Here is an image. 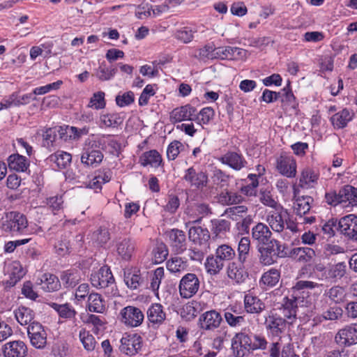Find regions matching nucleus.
Instances as JSON below:
<instances>
[{"label": "nucleus", "mask_w": 357, "mask_h": 357, "mask_svg": "<svg viewBox=\"0 0 357 357\" xmlns=\"http://www.w3.org/2000/svg\"><path fill=\"white\" fill-rule=\"evenodd\" d=\"M162 162V157L156 150L144 152L140 157V163L143 166L150 165L158 167Z\"/></svg>", "instance_id": "72a5a7b5"}, {"label": "nucleus", "mask_w": 357, "mask_h": 357, "mask_svg": "<svg viewBox=\"0 0 357 357\" xmlns=\"http://www.w3.org/2000/svg\"><path fill=\"white\" fill-rule=\"evenodd\" d=\"M136 249L135 241L130 238H119L116 241V250L123 260H130Z\"/></svg>", "instance_id": "a211bd4d"}, {"label": "nucleus", "mask_w": 357, "mask_h": 357, "mask_svg": "<svg viewBox=\"0 0 357 357\" xmlns=\"http://www.w3.org/2000/svg\"><path fill=\"white\" fill-rule=\"evenodd\" d=\"M27 334L30 342L36 349H42L47 344V333L38 322H33L27 327Z\"/></svg>", "instance_id": "6e6552de"}, {"label": "nucleus", "mask_w": 357, "mask_h": 357, "mask_svg": "<svg viewBox=\"0 0 357 357\" xmlns=\"http://www.w3.org/2000/svg\"><path fill=\"white\" fill-rule=\"evenodd\" d=\"M266 307L265 303L257 296L248 294L244 297V308L248 313L259 314Z\"/></svg>", "instance_id": "b1692460"}, {"label": "nucleus", "mask_w": 357, "mask_h": 357, "mask_svg": "<svg viewBox=\"0 0 357 357\" xmlns=\"http://www.w3.org/2000/svg\"><path fill=\"white\" fill-rule=\"evenodd\" d=\"M195 32L189 27H183L176 31L175 37L183 43H188L192 40Z\"/></svg>", "instance_id": "052dcab7"}, {"label": "nucleus", "mask_w": 357, "mask_h": 357, "mask_svg": "<svg viewBox=\"0 0 357 357\" xmlns=\"http://www.w3.org/2000/svg\"><path fill=\"white\" fill-rule=\"evenodd\" d=\"M248 212V207L244 205L236 206L225 210V215L234 221H238Z\"/></svg>", "instance_id": "6e6d98bb"}, {"label": "nucleus", "mask_w": 357, "mask_h": 357, "mask_svg": "<svg viewBox=\"0 0 357 357\" xmlns=\"http://www.w3.org/2000/svg\"><path fill=\"white\" fill-rule=\"evenodd\" d=\"M227 275L237 283L243 282L246 278L244 270L235 262L230 263L228 265Z\"/></svg>", "instance_id": "79ce46f5"}, {"label": "nucleus", "mask_w": 357, "mask_h": 357, "mask_svg": "<svg viewBox=\"0 0 357 357\" xmlns=\"http://www.w3.org/2000/svg\"><path fill=\"white\" fill-rule=\"evenodd\" d=\"M188 238L195 246L208 248L210 233L206 228L200 226H192L189 229Z\"/></svg>", "instance_id": "ddd939ff"}, {"label": "nucleus", "mask_w": 357, "mask_h": 357, "mask_svg": "<svg viewBox=\"0 0 357 357\" xmlns=\"http://www.w3.org/2000/svg\"><path fill=\"white\" fill-rule=\"evenodd\" d=\"M122 321L127 326L137 327L139 326L144 320V314L140 309L128 306L124 307L121 312Z\"/></svg>", "instance_id": "4468645a"}, {"label": "nucleus", "mask_w": 357, "mask_h": 357, "mask_svg": "<svg viewBox=\"0 0 357 357\" xmlns=\"http://www.w3.org/2000/svg\"><path fill=\"white\" fill-rule=\"evenodd\" d=\"M28 220L24 214L10 211L6 214L5 220L1 223V228L5 231L13 234H25L28 233Z\"/></svg>", "instance_id": "f257e3e1"}, {"label": "nucleus", "mask_w": 357, "mask_h": 357, "mask_svg": "<svg viewBox=\"0 0 357 357\" xmlns=\"http://www.w3.org/2000/svg\"><path fill=\"white\" fill-rule=\"evenodd\" d=\"M142 338L137 333L124 334L121 339L120 351L129 356L135 355L142 349Z\"/></svg>", "instance_id": "423d86ee"}, {"label": "nucleus", "mask_w": 357, "mask_h": 357, "mask_svg": "<svg viewBox=\"0 0 357 357\" xmlns=\"http://www.w3.org/2000/svg\"><path fill=\"white\" fill-rule=\"evenodd\" d=\"M312 201V199L310 197L297 198L294 202V211L299 215L305 214L310 209V203Z\"/></svg>", "instance_id": "c03bdc74"}, {"label": "nucleus", "mask_w": 357, "mask_h": 357, "mask_svg": "<svg viewBox=\"0 0 357 357\" xmlns=\"http://www.w3.org/2000/svg\"><path fill=\"white\" fill-rule=\"evenodd\" d=\"M250 350H264L267 348L268 342L265 337L261 334H254L250 335Z\"/></svg>", "instance_id": "5fc2aeb1"}, {"label": "nucleus", "mask_w": 357, "mask_h": 357, "mask_svg": "<svg viewBox=\"0 0 357 357\" xmlns=\"http://www.w3.org/2000/svg\"><path fill=\"white\" fill-rule=\"evenodd\" d=\"M354 114L347 109L336 113L331 117L333 125L337 128L345 127L353 118Z\"/></svg>", "instance_id": "e433bc0d"}, {"label": "nucleus", "mask_w": 357, "mask_h": 357, "mask_svg": "<svg viewBox=\"0 0 357 357\" xmlns=\"http://www.w3.org/2000/svg\"><path fill=\"white\" fill-rule=\"evenodd\" d=\"M15 317L17 322L22 326L28 325V326L35 322L34 313L29 307L21 306L15 310Z\"/></svg>", "instance_id": "473e14b6"}, {"label": "nucleus", "mask_w": 357, "mask_h": 357, "mask_svg": "<svg viewBox=\"0 0 357 357\" xmlns=\"http://www.w3.org/2000/svg\"><path fill=\"white\" fill-rule=\"evenodd\" d=\"M287 216V211L279 206L268 213L266 221L274 231L281 232L284 229Z\"/></svg>", "instance_id": "1a4fd4ad"}, {"label": "nucleus", "mask_w": 357, "mask_h": 357, "mask_svg": "<svg viewBox=\"0 0 357 357\" xmlns=\"http://www.w3.org/2000/svg\"><path fill=\"white\" fill-rule=\"evenodd\" d=\"M52 307L59 313L62 318L72 319L77 314L76 310L69 304L59 305L52 303Z\"/></svg>", "instance_id": "8fccbe9b"}, {"label": "nucleus", "mask_w": 357, "mask_h": 357, "mask_svg": "<svg viewBox=\"0 0 357 357\" xmlns=\"http://www.w3.org/2000/svg\"><path fill=\"white\" fill-rule=\"evenodd\" d=\"M250 248V240L248 237H242L238 242V259L243 264L249 255Z\"/></svg>", "instance_id": "09e8293b"}, {"label": "nucleus", "mask_w": 357, "mask_h": 357, "mask_svg": "<svg viewBox=\"0 0 357 357\" xmlns=\"http://www.w3.org/2000/svg\"><path fill=\"white\" fill-rule=\"evenodd\" d=\"M204 266L207 273L215 275L222 269L224 263L216 255L215 256L210 255L206 258Z\"/></svg>", "instance_id": "58836bf2"}, {"label": "nucleus", "mask_w": 357, "mask_h": 357, "mask_svg": "<svg viewBox=\"0 0 357 357\" xmlns=\"http://www.w3.org/2000/svg\"><path fill=\"white\" fill-rule=\"evenodd\" d=\"M167 268L171 273H181L186 270L187 264L181 257H175L167 261Z\"/></svg>", "instance_id": "603ef678"}, {"label": "nucleus", "mask_w": 357, "mask_h": 357, "mask_svg": "<svg viewBox=\"0 0 357 357\" xmlns=\"http://www.w3.org/2000/svg\"><path fill=\"white\" fill-rule=\"evenodd\" d=\"M220 160L235 170H240L245 165L243 157L235 152H228L221 157Z\"/></svg>", "instance_id": "c756f323"}, {"label": "nucleus", "mask_w": 357, "mask_h": 357, "mask_svg": "<svg viewBox=\"0 0 357 357\" xmlns=\"http://www.w3.org/2000/svg\"><path fill=\"white\" fill-rule=\"evenodd\" d=\"M321 284H318L317 282H314L312 281L307 280H299L298 281L295 285L292 288L294 296H296L298 298L300 297V294L301 293L307 294H308L309 290H312L313 289L321 287Z\"/></svg>", "instance_id": "4c0bfd02"}, {"label": "nucleus", "mask_w": 357, "mask_h": 357, "mask_svg": "<svg viewBox=\"0 0 357 357\" xmlns=\"http://www.w3.org/2000/svg\"><path fill=\"white\" fill-rule=\"evenodd\" d=\"M84 322L93 326L94 328L93 330L96 333H98L100 331L102 330L105 324L104 320L95 314H89Z\"/></svg>", "instance_id": "338daca9"}, {"label": "nucleus", "mask_w": 357, "mask_h": 357, "mask_svg": "<svg viewBox=\"0 0 357 357\" xmlns=\"http://www.w3.org/2000/svg\"><path fill=\"white\" fill-rule=\"evenodd\" d=\"M114 282L111 271L107 266L101 267L91 275V284L96 288H105Z\"/></svg>", "instance_id": "dca6fc26"}, {"label": "nucleus", "mask_w": 357, "mask_h": 357, "mask_svg": "<svg viewBox=\"0 0 357 357\" xmlns=\"http://www.w3.org/2000/svg\"><path fill=\"white\" fill-rule=\"evenodd\" d=\"M215 255L223 262L224 261L233 259L236 256V252L230 245L227 244H222L217 248Z\"/></svg>", "instance_id": "3c124183"}, {"label": "nucleus", "mask_w": 357, "mask_h": 357, "mask_svg": "<svg viewBox=\"0 0 357 357\" xmlns=\"http://www.w3.org/2000/svg\"><path fill=\"white\" fill-rule=\"evenodd\" d=\"M347 265L344 262H339L332 266L328 271L330 278L337 280L342 278L346 273Z\"/></svg>", "instance_id": "4d7b16f0"}, {"label": "nucleus", "mask_w": 357, "mask_h": 357, "mask_svg": "<svg viewBox=\"0 0 357 357\" xmlns=\"http://www.w3.org/2000/svg\"><path fill=\"white\" fill-rule=\"evenodd\" d=\"M248 177L252 181V183L241 187V191L246 196H255L257 192L256 188L259 185L258 180L255 174H250Z\"/></svg>", "instance_id": "680f3d73"}, {"label": "nucleus", "mask_w": 357, "mask_h": 357, "mask_svg": "<svg viewBox=\"0 0 357 357\" xmlns=\"http://www.w3.org/2000/svg\"><path fill=\"white\" fill-rule=\"evenodd\" d=\"M319 173L310 167L302 169L299 177L298 185L302 188H314L318 181Z\"/></svg>", "instance_id": "5701e85b"}, {"label": "nucleus", "mask_w": 357, "mask_h": 357, "mask_svg": "<svg viewBox=\"0 0 357 357\" xmlns=\"http://www.w3.org/2000/svg\"><path fill=\"white\" fill-rule=\"evenodd\" d=\"M243 199V198L241 195L231 191L222 192L219 197L220 202L225 205L238 204L241 203Z\"/></svg>", "instance_id": "de8ad7c7"}, {"label": "nucleus", "mask_w": 357, "mask_h": 357, "mask_svg": "<svg viewBox=\"0 0 357 357\" xmlns=\"http://www.w3.org/2000/svg\"><path fill=\"white\" fill-rule=\"evenodd\" d=\"M4 357H25L28 352L26 344L22 340L6 342L2 347Z\"/></svg>", "instance_id": "2eb2a0df"}, {"label": "nucleus", "mask_w": 357, "mask_h": 357, "mask_svg": "<svg viewBox=\"0 0 357 357\" xmlns=\"http://www.w3.org/2000/svg\"><path fill=\"white\" fill-rule=\"evenodd\" d=\"M259 200L264 205L273 208V209L281 206L274 199L271 191L269 190H261L260 192Z\"/></svg>", "instance_id": "e2e57ef3"}, {"label": "nucleus", "mask_w": 357, "mask_h": 357, "mask_svg": "<svg viewBox=\"0 0 357 357\" xmlns=\"http://www.w3.org/2000/svg\"><path fill=\"white\" fill-rule=\"evenodd\" d=\"M196 112L195 107L190 105L176 107L170 114L171 121L177 123L183 121H193Z\"/></svg>", "instance_id": "412c9836"}, {"label": "nucleus", "mask_w": 357, "mask_h": 357, "mask_svg": "<svg viewBox=\"0 0 357 357\" xmlns=\"http://www.w3.org/2000/svg\"><path fill=\"white\" fill-rule=\"evenodd\" d=\"M338 228L341 234L348 238L357 241V216L349 214L339 220Z\"/></svg>", "instance_id": "f8f14e48"}, {"label": "nucleus", "mask_w": 357, "mask_h": 357, "mask_svg": "<svg viewBox=\"0 0 357 357\" xmlns=\"http://www.w3.org/2000/svg\"><path fill=\"white\" fill-rule=\"evenodd\" d=\"M214 110L209 107L202 109L197 114L195 113V121L199 126L203 128V125L208 124L214 116Z\"/></svg>", "instance_id": "37998d69"}, {"label": "nucleus", "mask_w": 357, "mask_h": 357, "mask_svg": "<svg viewBox=\"0 0 357 357\" xmlns=\"http://www.w3.org/2000/svg\"><path fill=\"white\" fill-rule=\"evenodd\" d=\"M303 297L298 298L296 296L291 295L290 298L285 297L280 310L284 317V319L288 324H293L296 319V312L298 305H304Z\"/></svg>", "instance_id": "7ed1b4c3"}, {"label": "nucleus", "mask_w": 357, "mask_h": 357, "mask_svg": "<svg viewBox=\"0 0 357 357\" xmlns=\"http://www.w3.org/2000/svg\"><path fill=\"white\" fill-rule=\"evenodd\" d=\"M8 167L16 172H25L29 167V162L24 156L13 154L8 158Z\"/></svg>", "instance_id": "c9c22d12"}, {"label": "nucleus", "mask_w": 357, "mask_h": 357, "mask_svg": "<svg viewBox=\"0 0 357 357\" xmlns=\"http://www.w3.org/2000/svg\"><path fill=\"white\" fill-rule=\"evenodd\" d=\"M79 338L85 350L92 351L95 349L97 342L89 331L82 328L79 333Z\"/></svg>", "instance_id": "ea45409f"}, {"label": "nucleus", "mask_w": 357, "mask_h": 357, "mask_svg": "<svg viewBox=\"0 0 357 357\" xmlns=\"http://www.w3.org/2000/svg\"><path fill=\"white\" fill-rule=\"evenodd\" d=\"M222 321V316L215 310H209L199 317L200 327L203 330L211 331L218 328Z\"/></svg>", "instance_id": "6ab92c4d"}, {"label": "nucleus", "mask_w": 357, "mask_h": 357, "mask_svg": "<svg viewBox=\"0 0 357 357\" xmlns=\"http://www.w3.org/2000/svg\"><path fill=\"white\" fill-rule=\"evenodd\" d=\"M340 197L344 207L357 206V188L350 185H344L340 189Z\"/></svg>", "instance_id": "c85d7f7f"}, {"label": "nucleus", "mask_w": 357, "mask_h": 357, "mask_svg": "<svg viewBox=\"0 0 357 357\" xmlns=\"http://www.w3.org/2000/svg\"><path fill=\"white\" fill-rule=\"evenodd\" d=\"M332 301L338 303L343 301L345 294L344 289L340 286H335L325 293Z\"/></svg>", "instance_id": "13d9d810"}, {"label": "nucleus", "mask_w": 357, "mask_h": 357, "mask_svg": "<svg viewBox=\"0 0 357 357\" xmlns=\"http://www.w3.org/2000/svg\"><path fill=\"white\" fill-rule=\"evenodd\" d=\"M290 255L299 261L308 262L315 257V252L308 247H298L291 250Z\"/></svg>", "instance_id": "2f4dec72"}, {"label": "nucleus", "mask_w": 357, "mask_h": 357, "mask_svg": "<svg viewBox=\"0 0 357 357\" xmlns=\"http://www.w3.org/2000/svg\"><path fill=\"white\" fill-rule=\"evenodd\" d=\"M37 284L45 291L51 292L57 291L61 287L59 278L52 273H44L37 281Z\"/></svg>", "instance_id": "a878e982"}, {"label": "nucleus", "mask_w": 357, "mask_h": 357, "mask_svg": "<svg viewBox=\"0 0 357 357\" xmlns=\"http://www.w3.org/2000/svg\"><path fill=\"white\" fill-rule=\"evenodd\" d=\"M50 160L55 162L59 168H66L72 160V155L69 153L58 151L50 157Z\"/></svg>", "instance_id": "a19ab883"}, {"label": "nucleus", "mask_w": 357, "mask_h": 357, "mask_svg": "<svg viewBox=\"0 0 357 357\" xmlns=\"http://www.w3.org/2000/svg\"><path fill=\"white\" fill-rule=\"evenodd\" d=\"M250 335L244 332L236 333L231 340V349L236 357H244L250 352Z\"/></svg>", "instance_id": "9d476101"}, {"label": "nucleus", "mask_w": 357, "mask_h": 357, "mask_svg": "<svg viewBox=\"0 0 357 357\" xmlns=\"http://www.w3.org/2000/svg\"><path fill=\"white\" fill-rule=\"evenodd\" d=\"M100 126H104L106 128H114L118 126L123 122V120L119 116V114L116 113L102 114L100 117Z\"/></svg>", "instance_id": "a18cd8bd"}, {"label": "nucleus", "mask_w": 357, "mask_h": 357, "mask_svg": "<svg viewBox=\"0 0 357 357\" xmlns=\"http://www.w3.org/2000/svg\"><path fill=\"white\" fill-rule=\"evenodd\" d=\"M147 319L149 324L154 328L162 325L166 319V312L160 303H153L148 309Z\"/></svg>", "instance_id": "aec40b11"}, {"label": "nucleus", "mask_w": 357, "mask_h": 357, "mask_svg": "<svg viewBox=\"0 0 357 357\" xmlns=\"http://www.w3.org/2000/svg\"><path fill=\"white\" fill-rule=\"evenodd\" d=\"M124 281L130 289H136L142 282L140 271L135 268L128 269L124 273Z\"/></svg>", "instance_id": "f704fd0d"}, {"label": "nucleus", "mask_w": 357, "mask_h": 357, "mask_svg": "<svg viewBox=\"0 0 357 357\" xmlns=\"http://www.w3.org/2000/svg\"><path fill=\"white\" fill-rule=\"evenodd\" d=\"M200 287L199 278L195 273H187L180 280L178 289L182 298H190L198 291Z\"/></svg>", "instance_id": "39448f33"}, {"label": "nucleus", "mask_w": 357, "mask_h": 357, "mask_svg": "<svg viewBox=\"0 0 357 357\" xmlns=\"http://www.w3.org/2000/svg\"><path fill=\"white\" fill-rule=\"evenodd\" d=\"M135 100V95L132 91H127L123 94H119L116 97V105L121 107L128 106Z\"/></svg>", "instance_id": "69168bd1"}, {"label": "nucleus", "mask_w": 357, "mask_h": 357, "mask_svg": "<svg viewBox=\"0 0 357 357\" xmlns=\"http://www.w3.org/2000/svg\"><path fill=\"white\" fill-rule=\"evenodd\" d=\"M168 255L165 245L160 243L153 250V260L155 264L163 262Z\"/></svg>", "instance_id": "774afa93"}, {"label": "nucleus", "mask_w": 357, "mask_h": 357, "mask_svg": "<svg viewBox=\"0 0 357 357\" xmlns=\"http://www.w3.org/2000/svg\"><path fill=\"white\" fill-rule=\"evenodd\" d=\"M215 54L222 59L239 60L246 57V50L237 47H220Z\"/></svg>", "instance_id": "4be33fe9"}, {"label": "nucleus", "mask_w": 357, "mask_h": 357, "mask_svg": "<svg viewBox=\"0 0 357 357\" xmlns=\"http://www.w3.org/2000/svg\"><path fill=\"white\" fill-rule=\"evenodd\" d=\"M86 309L91 312L103 313L106 309L105 301L100 294L91 292L88 296Z\"/></svg>", "instance_id": "393cba45"}, {"label": "nucleus", "mask_w": 357, "mask_h": 357, "mask_svg": "<svg viewBox=\"0 0 357 357\" xmlns=\"http://www.w3.org/2000/svg\"><path fill=\"white\" fill-rule=\"evenodd\" d=\"M335 342L344 347L357 344V324H351L340 329L335 336Z\"/></svg>", "instance_id": "0eeeda50"}, {"label": "nucleus", "mask_w": 357, "mask_h": 357, "mask_svg": "<svg viewBox=\"0 0 357 357\" xmlns=\"http://www.w3.org/2000/svg\"><path fill=\"white\" fill-rule=\"evenodd\" d=\"M164 268L162 267H159L154 271V273L151 278L150 288L152 289L153 291L155 292L156 295H158L157 291L159 289L162 280L164 278Z\"/></svg>", "instance_id": "bf43d9fd"}, {"label": "nucleus", "mask_w": 357, "mask_h": 357, "mask_svg": "<svg viewBox=\"0 0 357 357\" xmlns=\"http://www.w3.org/2000/svg\"><path fill=\"white\" fill-rule=\"evenodd\" d=\"M287 324V321L274 311H270L265 319L266 328L273 336H279Z\"/></svg>", "instance_id": "9b49d317"}, {"label": "nucleus", "mask_w": 357, "mask_h": 357, "mask_svg": "<svg viewBox=\"0 0 357 357\" xmlns=\"http://www.w3.org/2000/svg\"><path fill=\"white\" fill-rule=\"evenodd\" d=\"M109 233L106 229H100L92 235V240L98 245H103L109 240Z\"/></svg>", "instance_id": "0e129e2a"}, {"label": "nucleus", "mask_w": 357, "mask_h": 357, "mask_svg": "<svg viewBox=\"0 0 357 357\" xmlns=\"http://www.w3.org/2000/svg\"><path fill=\"white\" fill-rule=\"evenodd\" d=\"M103 159L102 152L97 149L90 148L84 149L81 156V162L85 165L96 167Z\"/></svg>", "instance_id": "bb28decb"}, {"label": "nucleus", "mask_w": 357, "mask_h": 357, "mask_svg": "<svg viewBox=\"0 0 357 357\" xmlns=\"http://www.w3.org/2000/svg\"><path fill=\"white\" fill-rule=\"evenodd\" d=\"M60 278L63 285L67 289L75 287L81 280L80 273L76 270L64 271L61 274Z\"/></svg>", "instance_id": "7c9ffc66"}, {"label": "nucleus", "mask_w": 357, "mask_h": 357, "mask_svg": "<svg viewBox=\"0 0 357 357\" xmlns=\"http://www.w3.org/2000/svg\"><path fill=\"white\" fill-rule=\"evenodd\" d=\"M171 245L177 253H181L185 250V235L179 229H174L168 234Z\"/></svg>", "instance_id": "cd10ccee"}, {"label": "nucleus", "mask_w": 357, "mask_h": 357, "mask_svg": "<svg viewBox=\"0 0 357 357\" xmlns=\"http://www.w3.org/2000/svg\"><path fill=\"white\" fill-rule=\"evenodd\" d=\"M275 168L281 175L287 178H294L297 174L296 159L290 153H282L276 158Z\"/></svg>", "instance_id": "f03ea898"}, {"label": "nucleus", "mask_w": 357, "mask_h": 357, "mask_svg": "<svg viewBox=\"0 0 357 357\" xmlns=\"http://www.w3.org/2000/svg\"><path fill=\"white\" fill-rule=\"evenodd\" d=\"M105 93L103 91H97L90 98L88 107L95 109H102L106 106Z\"/></svg>", "instance_id": "864d4df0"}, {"label": "nucleus", "mask_w": 357, "mask_h": 357, "mask_svg": "<svg viewBox=\"0 0 357 357\" xmlns=\"http://www.w3.org/2000/svg\"><path fill=\"white\" fill-rule=\"evenodd\" d=\"M183 179L192 188L200 189L206 185L208 176L203 172H197L193 167L185 170Z\"/></svg>", "instance_id": "f3484780"}, {"label": "nucleus", "mask_w": 357, "mask_h": 357, "mask_svg": "<svg viewBox=\"0 0 357 357\" xmlns=\"http://www.w3.org/2000/svg\"><path fill=\"white\" fill-rule=\"evenodd\" d=\"M280 278V273L279 271L271 268L263 274L260 282L267 287H272L279 282Z\"/></svg>", "instance_id": "49530a36"}, {"label": "nucleus", "mask_w": 357, "mask_h": 357, "mask_svg": "<svg viewBox=\"0 0 357 357\" xmlns=\"http://www.w3.org/2000/svg\"><path fill=\"white\" fill-rule=\"evenodd\" d=\"M272 232L269 227L264 223L259 222L252 229V237L254 241L261 245H268L275 246L278 250H280V243L278 241L271 239Z\"/></svg>", "instance_id": "20e7f679"}]
</instances>
